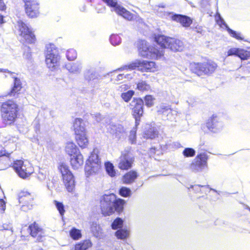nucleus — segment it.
I'll list each match as a JSON object with an SVG mask.
<instances>
[{"label": "nucleus", "mask_w": 250, "mask_h": 250, "mask_svg": "<svg viewBox=\"0 0 250 250\" xmlns=\"http://www.w3.org/2000/svg\"><path fill=\"white\" fill-rule=\"evenodd\" d=\"M217 67V64L211 61L201 62H193L190 64L191 71L200 76L203 74H209L213 73Z\"/></svg>", "instance_id": "obj_7"}, {"label": "nucleus", "mask_w": 250, "mask_h": 250, "mask_svg": "<svg viewBox=\"0 0 250 250\" xmlns=\"http://www.w3.org/2000/svg\"><path fill=\"white\" fill-rule=\"evenodd\" d=\"M208 157L206 153H200L198 155L191 164L190 169L194 172L202 171L207 166Z\"/></svg>", "instance_id": "obj_15"}, {"label": "nucleus", "mask_w": 250, "mask_h": 250, "mask_svg": "<svg viewBox=\"0 0 250 250\" xmlns=\"http://www.w3.org/2000/svg\"><path fill=\"white\" fill-rule=\"evenodd\" d=\"M154 41L162 48H169L173 51H181L184 49L182 41L164 35H155Z\"/></svg>", "instance_id": "obj_2"}, {"label": "nucleus", "mask_w": 250, "mask_h": 250, "mask_svg": "<svg viewBox=\"0 0 250 250\" xmlns=\"http://www.w3.org/2000/svg\"><path fill=\"white\" fill-rule=\"evenodd\" d=\"M123 225V221L120 218H116L112 223L111 227L113 229H121Z\"/></svg>", "instance_id": "obj_40"}, {"label": "nucleus", "mask_w": 250, "mask_h": 250, "mask_svg": "<svg viewBox=\"0 0 250 250\" xmlns=\"http://www.w3.org/2000/svg\"><path fill=\"white\" fill-rule=\"evenodd\" d=\"M13 167L18 176L25 179L34 172V168L31 164L26 160H16L14 161Z\"/></svg>", "instance_id": "obj_6"}, {"label": "nucleus", "mask_w": 250, "mask_h": 250, "mask_svg": "<svg viewBox=\"0 0 250 250\" xmlns=\"http://www.w3.org/2000/svg\"><path fill=\"white\" fill-rule=\"evenodd\" d=\"M150 88V86L145 81H142L137 84L138 89L141 91H147Z\"/></svg>", "instance_id": "obj_46"}, {"label": "nucleus", "mask_w": 250, "mask_h": 250, "mask_svg": "<svg viewBox=\"0 0 250 250\" xmlns=\"http://www.w3.org/2000/svg\"><path fill=\"white\" fill-rule=\"evenodd\" d=\"M238 57L241 60H247L250 58V52L244 49H240Z\"/></svg>", "instance_id": "obj_39"}, {"label": "nucleus", "mask_w": 250, "mask_h": 250, "mask_svg": "<svg viewBox=\"0 0 250 250\" xmlns=\"http://www.w3.org/2000/svg\"><path fill=\"white\" fill-rule=\"evenodd\" d=\"M154 150H155L154 148H151V149H150V151H151V152L155 153V152L154 151Z\"/></svg>", "instance_id": "obj_64"}, {"label": "nucleus", "mask_w": 250, "mask_h": 250, "mask_svg": "<svg viewBox=\"0 0 250 250\" xmlns=\"http://www.w3.org/2000/svg\"><path fill=\"white\" fill-rule=\"evenodd\" d=\"M115 235L118 239H125L129 235V231L127 229H121L115 232Z\"/></svg>", "instance_id": "obj_34"}, {"label": "nucleus", "mask_w": 250, "mask_h": 250, "mask_svg": "<svg viewBox=\"0 0 250 250\" xmlns=\"http://www.w3.org/2000/svg\"><path fill=\"white\" fill-rule=\"evenodd\" d=\"M106 4L113 8L117 14L122 16L125 19L131 21L134 19V15L127 11L124 7L118 4L117 0H103Z\"/></svg>", "instance_id": "obj_11"}, {"label": "nucleus", "mask_w": 250, "mask_h": 250, "mask_svg": "<svg viewBox=\"0 0 250 250\" xmlns=\"http://www.w3.org/2000/svg\"><path fill=\"white\" fill-rule=\"evenodd\" d=\"M4 196L2 189L0 188V213H3L6 208L5 202L2 198Z\"/></svg>", "instance_id": "obj_44"}, {"label": "nucleus", "mask_w": 250, "mask_h": 250, "mask_svg": "<svg viewBox=\"0 0 250 250\" xmlns=\"http://www.w3.org/2000/svg\"><path fill=\"white\" fill-rule=\"evenodd\" d=\"M137 177L138 174L136 171H130L124 176L123 181L125 184H130L134 182Z\"/></svg>", "instance_id": "obj_28"}, {"label": "nucleus", "mask_w": 250, "mask_h": 250, "mask_svg": "<svg viewBox=\"0 0 250 250\" xmlns=\"http://www.w3.org/2000/svg\"><path fill=\"white\" fill-rule=\"evenodd\" d=\"M171 19L173 21L180 22L183 26L185 27H189L192 22V21L189 17L182 15H172Z\"/></svg>", "instance_id": "obj_22"}, {"label": "nucleus", "mask_w": 250, "mask_h": 250, "mask_svg": "<svg viewBox=\"0 0 250 250\" xmlns=\"http://www.w3.org/2000/svg\"><path fill=\"white\" fill-rule=\"evenodd\" d=\"M3 22V17L2 15L0 14V24H1Z\"/></svg>", "instance_id": "obj_62"}, {"label": "nucleus", "mask_w": 250, "mask_h": 250, "mask_svg": "<svg viewBox=\"0 0 250 250\" xmlns=\"http://www.w3.org/2000/svg\"><path fill=\"white\" fill-rule=\"evenodd\" d=\"M158 131L155 126H150L144 133V137L146 139H154L158 136Z\"/></svg>", "instance_id": "obj_31"}, {"label": "nucleus", "mask_w": 250, "mask_h": 250, "mask_svg": "<svg viewBox=\"0 0 250 250\" xmlns=\"http://www.w3.org/2000/svg\"><path fill=\"white\" fill-rule=\"evenodd\" d=\"M201 192L202 193L207 194L208 192H209L210 190H212L211 188H209L208 186H201Z\"/></svg>", "instance_id": "obj_56"}, {"label": "nucleus", "mask_w": 250, "mask_h": 250, "mask_svg": "<svg viewBox=\"0 0 250 250\" xmlns=\"http://www.w3.org/2000/svg\"><path fill=\"white\" fill-rule=\"evenodd\" d=\"M35 123H36L37 124V125L36 126V129L37 130L38 129L39 127V125H38V122L37 121H35Z\"/></svg>", "instance_id": "obj_63"}, {"label": "nucleus", "mask_w": 250, "mask_h": 250, "mask_svg": "<svg viewBox=\"0 0 250 250\" xmlns=\"http://www.w3.org/2000/svg\"><path fill=\"white\" fill-rule=\"evenodd\" d=\"M65 150L66 152L70 156L78 154V150H79L75 144L72 142H67L66 144Z\"/></svg>", "instance_id": "obj_30"}, {"label": "nucleus", "mask_w": 250, "mask_h": 250, "mask_svg": "<svg viewBox=\"0 0 250 250\" xmlns=\"http://www.w3.org/2000/svg\"><path fill=\"white\" fill-rule=\"evenodd\" d=\"M100 200L101 211L104 216L110 215L115 211H122L125 203L123 199H117L114 194L104 195L101 197Z\"/></svg>", "instance_id": "obj_1"}, {"label": "nucleus", "mask_w": 250, "mask_h": 250, "mask_svg": "<svg viewBox=\"0 0 250 250\" xmlns=\"http://www.w3.org/2000/svg\"><path fill=\"white\" fill-rule=\"evenodd\" d=\"M144 101L142 99H134L130 104L132 109L133 115L135 119V126L139 125L141 117L143 116Z\"/></svg>", "instance_id": "obj_12"}, {"label": "nucleus", "mask_w": 250, "mask_h": 250, "mask_svg": "<svg viewBox=\"0 0 250 250\" xmlns=\"http://www.w3.org/2000/svg\"><path fill=\"white\" fill-rule=\"evenodd\" d=\"M206 126L208 129L213 133H218L223 128V124L216 115H213L207 121Z\"/></svg>", "instance_id": "obj_17"}, {"label": "nucleus", "mask_w": 250, "mask_h": 250, "mask_svg": "<svg viewBox=\"0 0 250 250\" xmlns=\"http://www.w3.org/2000/svg\"><path fill=\"white\" fill-rule=\"evenodd\" d=\"M18 26L21 32L20 35L25 41L29 43L34 42L35 36L29 27L21 21H18Z\"/></svg>", "instance_id": "obj_16"}, {"label": "nucleus", "mask_w": 250, "mask_h": 250, "mask_svg": "<svg viewBox=\"0 0 250 250\" xmlns=\"http://www.w3.org/2000/svg\"><path fill=\"white\" fill-rule=\"evenodd\" d=\"M2 229H0V235L5 236V231H7V234L11 235L13 233L12 226L10 223L3 224L1 227Z\"/></svg>", "instance_id": "obj_33"}, {"label": "nucleus", "mask_w": 250, "mask_h": 250, "mask_svg": "<svg viewBox=\"0 0 250 250\" xmlns=\"http://www.w3.org/2000/svg\"><path fill=\"white\" fill-rule=\"evenodd\" d=\"M218 19L217 20V23L220 26L224 25V27H225L226 29L227 30V27H229V26L225 22V21L223 19V18L221 17V16L219 14H218Z\"/></svg>", "instance_id": "obj_55"}, {"label": "nucleus", "mask_w": 250, "mask_h": 250, "mask_svg": "<svg viewBox=\"0 0 250 250\" xmlns=\"http://www.w3.org/2000/svg\"><path fill=\"white\" fill-rule=\"evenodd\" d=\"M111 43L114 45H118L121 42V39L118 35L113 34L110 37Z\"/></svg>", "instance_id": "obj_42"}, {"label": "nucleus", "mask_w": 250, "mask_h": 250, "mask_svg": "<svg viewBox=\"0 0 250 250\" xmlns=\"http://www.w3.org/2000/svg\"><path fill=\"white\" fill-rule=\"evenodd\" d=\"M26 15L31 18H35L39 15V3L37 0H22Z\"/></svg>", "instance_id": "obj_14"}, {"label": "nucleus", "mask_w": 250, "mask_h": 250, "mask_svg": "<svg viewBox=\"0 0 250 250\" xmlns=\"http://www.w3.org/2000/svg\"><path fill=\"white\" fill-rule=\"evenodd\" d=\"M83 75L85 80L89 83L97 78L96 71L93 68L86 69L84 71Z\"/></svg>", "instance_id": "obj_29"}, {"label": "nucleus", "mask_w": 250, "mask_h": 250, "mask_svg": "<svg viewBox=\"0 0 250 250\" xmlns=\"http://www.w3.org/2000/svg\"><path fill=\"white\" fill-rule=\"evenodd\" d=\"M118 161V167L120 169L127 170L130 168L134 161V159L130 152V149H125L122 151Z\"/></svg>", "instance_id": "obj_13"}, {"label": "nucleus", "mask_w": 250, "mask_h": 250, "mask_svg": "<svg viewBox=\"0 0 250 250\" xmlns=\"http://www.w3.org/2000/svg\"><path fill=\"white\" fill-rule=\"evenodd\" d=\"M136 68L142 72H154L156 69V64L154 62L137 61L128 65H125L123 67L119 68L118 70H134Z\"/></svg>", "instance_id": "obj_8"}, {"label": "nucleus", "mask_w": 250, "mask_h": 250, "mask_svg": "<svg viewBox=\"0 0 250 250\" xmlns=\"http://www.w3.org/2000/svg\"><path fill=\"white\" fill-rule=\"evenodd\" d=\"M154 99L151 95H146L145 97V102L146 105L148 107H151L153 105V101Z\"/></svg>", "instance_id": "obj_51"}, {"label": "nucleus", "mask_w": 250, "mask_h": 250, "mask_svg": "<svg viewBox=\"0 0 250 250\" xmlns=\"http://www.w3.org/2000/svg\"><path fill=\"white\" fill-rule=\"evenodd\" d=\"M92 246V243L89 240H86L83 242L77 244L75 247V250H86Z\"/></svg>", "instance_id": "obj_32"}, {"label": "nucleus", "mask_w": 250, "mask_h": 250, "mask_svg": "<svg viewBox=\"0 0 250 250\" xmlns=\"http://www.w3.org/2000/svg\"><path fill=\"white\" fill-rule=\"evenodd\" d=\"M10 153H8L3 148L1 147L0 149V161L1 160V158L3 156H5L6 160H8Z\"/></svg>", "instance_id": "obj_52"}, {"label": "nucleus", "mask_w": 250, "mask_h": 250, "mask_svg": "<svg viewBox=\"0 0 250 250\" xmlns=\"http://www.w3.org/2000/svg\"><path fill=\"white\" fill-rule=\"evenodd\" d=\"M66 56L68 60L73 61L76 59L77 53L75 50L70 49L67 51Z\"/></svg>", "instance_id": "obj_41"}, {"label": "nucleus", "mask_w": 250, "mask_h": 250, "mask_svg": "<svg viewBox=\"0 0 250 250\" xmlns=\"http://www.w3.org/2000/svg\"><path fill=\"white\" fill-rule=\"evenodd\" d=\"M69 233L71 237L74 240H78L82 237L81 231L75 228L70 230Z\"/></svg>", "instance_id": "obj_36"}, {"label": "nucleus", "mask_w": 250, "mask_h": 250, "mask_svg": "<svg viewBox=\"0 0 250 250\" xmlns=\"http://www.w3.org/2000/svg\"><path fill=\"white\" fill-rule=\"evenodd\" d=\"M240 49L239 48H231L228 52V56L235 55L238 56Z\"/></svg>", "instance_id": "obj_54"}, {"label": "nucleus", "mask_w": 250, "mask_h": 250, "mask_svg": "<svg viewBox=\"0 0 250 250\" xmlns=\"http://www.w3.org/2000/svg\"><path fill=\"white\" fill-rule=\"evenodd\" d=\"M131 193V190L129 188L126 187H123L119 190L120 195L124 197L130 196Z\"/></svg>", "instance_id": "obj_43"}, {"label": "nucleus", "mask_w": 250, "mask_h": 250, "mask_svg": "<svg viewBox=\"0 0 250 250\" xmlns=\"http://www.w3.org/2000/svg\"><path fill=\"white\" fill-rule=\"evenodd\" d=\"M75 138L79 146L82 148L86 147L88 144V140L86 136V133L76 134Z\"/></svg>", "instance_id": "obj_27"}, {"label": "nucleus", "mask_w": 250, "mask_h": 250, "mask_svg": "<svg viewBox=\"0 0 250 250\" xmlns=\"http://www.w3.org/2000/svg\"><path fill=\"white\" fill-rule=\"evenodd\" d=\"M73 127L75 134L86 133L85 123L82 119L76 118L75 120Z\"/></svg>", "instance_id": "obj_24"}, {"label": "nucleus", "mask_w": 250, "mask_h": 250, "mask_svg": "<svg viewBox=\"0 0 250 250\" xmlns=\"http://www.w3.org/2000/svg\"><path fill=\"white\" fill-rule=\"evenodd\" d=\"M70 161L72 167L74 169H78L83 164V156L79 152L78 154L71 156Z\"/></svg>", "instance_id": "obj_23"}, {"label": "nucleus", "mask_w": 250, "mask_h": 250, "mask_svg": "<svg viewBox=\"0 0 250 250\" xmlns=\"http://www.w3.org/2000/svg\"><path fill=\"white\" fill-rule=\"evenodd\" d=\"M101 167V162L99 158V156L97 153L94 151L91 153L86 162L85 166V171L87 176L96 173L100 169Z\"/></svg>", "instance_id": "obj_10"}, {"label": "nucleus", "mask_w": 250, "mask_h": 250, "mask_svg": "<svg viewBox=\"0 0 250 250\" xmlns=\"http://www.w3.org/2000/svg\"><path fill=\"white\" fill-rule=\"evenodd\" d=\"M45 62L47 67L52 71L56 70L59 65L60 56L54 44L46 45Z\"/></svg>", "instance_id": "obj_5"}, {"label": "nucleus", "mask_w": 250, "mask_h": 250, "mask_svg": "<svg viewBox=\"0 0 250 250\" xmlns=\"http://www.w3.org/2000/svg\"><path fill=\"white\" fill-rule=\"evenodd\" d=\"M134 93L133 91L129 90L127 92L122 93L121 97L125 102H127L131 99Z\"/></svg>", "instance_id": "obj_48"}, {"label": "nucleus", "mask_w": 250, "mask_h": 250, "mask_svg": "<svg viewBox=\"0 0 250 250\" xmlns=\"http://www.w3.org/2000/svg\"><path fill=\"white\" fill-rule=\"evenodd\" d=\"M0 72H3V73H8L10 75L11 74H17L18 75V74L14 72H12V71H9L8 69H3V68H0Z\"/></svg>", "instance_id": "obj_58"}, {"label": "nucleus", "mask_w": 250, "mask_h": 250, "mask_svg": "<svg viewBox=\"0 0 250 250\" xmlns=\"http://www.w3.org/2000/svg\"><path fill=\"white\" fill-rule=\"evenodd\" d=\"M105 168L107 174L111 177L115 176L116 172L115 171L114 166L110 162H106L105 163Z\"/></svg>", "instance_id": "obj_35"}, {"label": "nucleus", "mask_w": 250, "mask_h": 250, "mask_svg": "<svg viewBox=\"0 0 250 250\" xmlns=\"http://www.w3.org/2000/svg\"><path fill=\"white\" fill-rule=\"evenodd\" d=\"M128 88V86L126 84H122L118 87V90H120L121 92L125 91L126 89Z\"/></svg>", "instance_id": "obj_57"}, {"label": "nucleus", "mask_w": 250, "mask_h": 250, "mask_svg": "<svg viewBox=\"0 0 250 250\" xmlns=\"http://www.w3.org/2000/svg\"><path fill=\"white\" fill-rule=\"evenodd\" d=\"M96 117L97 118V122H100L102 120V117H101V115L100 114H97L96 115Z\"/></svg>", "instance_id": "obj_61"}, {"label": "nucleus", "mask_w": 250, "mask_h": 250, "mask_svg": "<svg viewBox=\"0 0 250 250\" xmlns=\"http://www.w3.org/2000/svg\"><path fill=\"white\" fill-rule=\"evenodd\" d=\"M54 204L59 211L60 215L62 216L65 212L64 207L63 204L61 202L55 200L54 201Z\"/></svg>", "instance_id": "obj_45"}, {"label": "nucleus", "mask_w": 250, "mask_h": 250, "mask_svg": "<svg viewBox=\"0 0 250 250\" xmlns=\"http://www.w3.org/2000/svg\"><path fill=\"white\" fill-rule=\"evenodd\" d=\"M65 67L70 73L74 74L80 73L82 69V63L79 62L67 63Z\"/></svg>", "instance_id": "obj_25"}, {"label": "nucleus", "mask_w": 250, "mask_h": 250, "mask_svg": "<svg viewBox=\"0 0 250 250\" xmlns=\"http://www.w3.org/2000/svg\"><path fill=\"white\" fill-rule=\"evenodd\" d=\"M132 78V74L129 73H123L118 74L116 76V78L114 80V82H118L121 80H123L124 78H126L127 79H131Z\"/></svg>", "instance_id": "obj_49"}, {"label": "nucleus", "mask_w": 250, "mask_h": 250, "mask_svg": "<svg viewBox=\"0 0 250 250\" xmlns=\"http://www.w3.org/2000/svg\"><path fill=\"white\" fill-rule=\"evenodd\" d=\"M110 128V132L116 138H120L125 133V129L121 125H111Z\"/></svg>", "instance_id": "obj_26"}, {"label": "nucleus", "mask_w": 250, "mask_h": 250, "mask_svg": "<svg viewBox=\"0 0 250 250\" xmlns=\"http://www.w3.org/2000/svg\"><path fill=\"white\" fill-rule=\"evenodd\" d=\"M137 45L139 54L143 57L158 59L164 55V52L162 50H159L155 47H150L145 40L138 41Z\"/></svg>", "instance_id": "obj_4"}, {"label": "nucleus", "mask_w": 250, "mask_h": 250, "mask_svg": "<svg viewBox=\"0 0 250 250\" xmlns=\"http://www.w3.org/2000/svg\"><path fill=\"white\" fill-rule=\"evenodd\" d=\"M1 116L6 124L11 125L15 120L18 112L17 104L12 101L2 103L1 107Z\"/></svg>", "instance_id": "obj_3"}, {"label": "nucleus", "mask_w": 250, "mask_h": 250, "mask_svg": "<svg viewBox=\"0 0 250 250\" xmlns=\"http://www.w3.org/2000/svg\"><path fill=\"white\" fill-rule=\"evenodd\" d=\"M183 154L186 157L194 156L195 154V151L192 148H186L183 151Z\"/></svg>", "instance_id": "obj_47"}, {"label": "nucleus", "mask_w": 250, "mask_h": 250, "mask_svg": "<svg viewBox=\"0 0 250 250\" xmlns=\"http://www.w3.org/2000/svg\"><path fill=\"white\" fill-rule=\"evenodd\" d=\"M158 112L162 114L164 118L170 121L175 120L177 115L176 111L172 110L168 106L164 104L160 105Z\"/></svg>", "instance_id": "obj_20"}, {"label": "nucleus", "mask_w": 250, "mask_h": 250, "mask_svg": "<svg viewBox=\"0 0 250 250\" xmlns=\"http://www.w3.org/2000/svg\"><path fill=\"white\" fill-rule=\"evenodd\" d=\"M6 6L3 2L1 0H0V10H4L5 9Z\"/></svg>", "instance_id": "obj_59"}, {"label": "nucleus", "mask_w": 250, "mask_h": 250, "mask_svg": "<svg viewBox=\"0 0 250 250\" xmlns=\"http://www.w3.org/2000/svg\"><path fill=\"white\" fill-rule=\"evenodd\" d=\"M59 169L62 174L67 190L69 192L72 191L75 187V182L74 176L69 169L68 166L65 163H62L60 165Z\"/></svg>", "instance_id": "obj_9"}, {"label": "nucleus", "mask_w": 250, "mask_h": 250, "mask_svg": "<svg viewBox=\"0 0 250 250\" xmlns=\"http://www.w3.org/2000/svg\"><path fill=\"white\" fill-rule=\"evenodd\" d=\"M33 197L27 192H21L19 194V201L22 204L21 209L24 211L31 209L32 208Z\"/></svg>", "instance_id": "obj_18"}, {"label": "nucleus", "mask_w": 250, "mask_h": 250, "mask_svg": "<svg viewBox=\"0 0 250 250\" xmlns=\"http://www.w3.org/2000/svg\"><path fill=\"white\" fill-rule=\"evenodd\" d=\"M227 31L231 37L234 38L237 40H243L244 39V38L242 36L240 33L237 32L232 30L229 27H227Z\"/></svg>", "instance_id": "obj_38"}, {"label": "nucleus", "mask_w": 250, "mask_h": 250, "mask_svg": "<svg viewBox=\"0 0 250 250\" xmlns=\"http://www.w3.org/2000/svg\"><path fill=\"white\" fill-rule=\"evenodd\" d=\"M15 75H17V74H11L10 75L14 80L13 86L8 94L10 96H14L18 93L22 88V83L20 79L16 77Z\"/></svg>", "instance_id": "obj_21"}, {"label": "nucleus", "mask_w": 250, "mask_h": 250, "mask_svg": "<svg viewBox=\"0 0 250 250\" xmlns=\"http://www.w3.org/2000/svg\"><path fill=\"white\" fill-rule=\"evenodd\" d=\"M201 185H192L188 188L189 191H191V189H192L196 193L201 192Z\"/></svg>", "instance_id": "obj_53"}, {"label": "nucleus", "mask_w": 250, "mask_h": 250, "mask_svg": "<svg viewBox=\"0 0 250 250\" xmlns=\"http://www.w3.org/2000/svg\"><path fill=\"white\" fill-rule=\"evenodd\" d=\"M28 230L30 235L34 238H36L37 241H42V238L44 236L43 229L39 225L34 222L28 227Z\"/></svg>", "instance_id": "obj_19"}, {"label": "nucleus", "mask_w": 250, "mask_h": 250, "mask_svg": "<svg viewBox=\"0 0 250 250\" xmlns=\"http://www.w3.org/2000/svg\"><path fill=\"white\" fill-rule=\"evenodd\" d=\"M173 145L176 148H179L181 147V145L179 142H174L173 143Z\"/></svg>", "instance_id": "obj_60"}, {"label": "nucleus", "mask_w": 250, "mask_h": 250, "mask_svg": "<svg viewBox=\"0 0 250 250\" xmlns=\"http://www.w3.org/2000/svg\"><path fill=\"white\" fill-rule=\"evenodd\" d=\"M38 178L41 181H44L47 179L49 180L48 171L44 169H40L38 174Z\"/></svg>", "instance_id": "obj_37"}, {"label": "nucleus", "mask_w": 250, "mask_h": 250, "mask_svg": "<svg viewBox=\"0 0 250 250\" xmlns=\"http://www.w3.org/2000/svg\"><path fill=\"white\" fill-rule=\"evenodd\" d=\"M136 127H134L130 132L129 136V140L131 144L136 143Z\"/></svg>", "instance_id": "obj_50"}]
</instances>
